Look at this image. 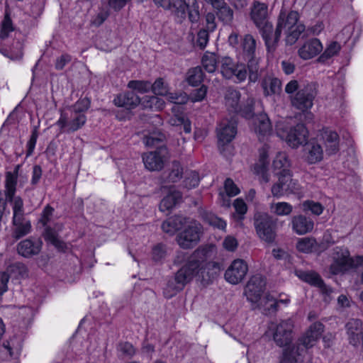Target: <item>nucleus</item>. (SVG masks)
I'll return each mask as SVG.
<instances>
[{"mask_svg": "<svg viewBox=\"0 0 363 363\" xmlns=\"http://www.w3.org/2000/svg\"><path fill=\"white\" fill-rule=\"evenodd\" d=\"M4 272L9 275V279L20 280L28 277V269L22 263H15L10 265Z\"/></svg>", "mask_w": 363, "mask_h": 363, "instance_id": "obj_42", "label": "nucleus"}, {"mask_svg": "<svg viewBox=\"0 0 363 363\" xmlns=\"http://www.w3.org/2000/svg\"><path fill=\"white\" fill-rule=\"evenodd\" d=\"M90 101L87 98L78 100L73 106L67 108L78 113H84L89 108Z\"/></svg>", "mask_w": 363, "mask_h": 363, "instance_id": "obj_58", "label": "nucleus"}, {"mask_svg": "<svg viewBox=\"0 0 363 363\" xmlns=\"http://www.w3.org/2000/svg\"><path fill=\"white\" fill-rule=\"evenodd\" d=\"M216 252L213 245L200 247L195 250L187 262L176 273L174 280L168 282L164 291L165 296H173L193 279L203 285L211 283L220 270L219 263L211 261Z\"/></svg>", "mask_w": 363, "mask_h": 363, "instance_id": "obj_1", "label": "nucleus"}, {"mask_svg": "<svg viewBox=\"0 0 363 363\" xmlns=\"http://www.w3.org/2000/svg\"><path fill=\"white\" fill-rule=\"evenodd\" d=\"M248 266L242 259H236L232 262L225 272V280L231 284H238L245 277Z\"/></svg>", "mask_w": 363, "mask_h": 363, "instance_id": "obj_19", "label": "nucleus"}, {"mask_svg": "<svg viewBox=\"0 0 363 363\" xmlns=\"http://www.w3.org/2000/svg\"><path fill=\"white\" fill-rule=\"evenodd\" d=\"M14 26L8 13H6L0 26V38L4 40L9 38L14 31Z\"/></svg>", "mask_w": 363, "mask_h": 363, "instance_id": "obj_48", "label": "nucleus"}, {"mask_svg": "<svg viewBox=\"0 0 363 363\" xmlns=\"http://www.w3.org/2000/svg\"><path fill=\"white\" fill-rule=\"evenodd\" d=\"M241 46L242 48L243 52L246 55L247 57H252L254 55L256 48V42L252 35H245L242 41Z\"/></svg>", "mask_w": 363, "mask_h": 363, "instance_id": "obj_50", "label": "nucleus"}, {"mask_svg": "<svg viewBox=\"0 0 363 363\" xmlns=\"http://www.w3.org/2000/svg\"><path fill=\"white\" fill-rule=\"evenodd\" d=\"M291 228L297 235H303L313 230L314 222L303 215H297L291 219Z\"/></svg>", "mask_w": 363, "mask_h": 363, "instance_id": "obj_27", "label": "nucleus"}, {"mask_svg": "<svg viewBox=\"0 0 363 363\" xmlns=\"http://www.w3.org/2000/svg\"><path fill=\"white\" fill-rule=\"evenodd\" d=\"M220 73L223 77L233 79L235 82L245 81L247 76L246 67L242 64H235L229 57H223L219 61Z\"/></svg>", "mask_w": 363, "mask_h": 363, "instance_id": "obj_16", "label": "nucleus"}, {"mask_svg": "<svg viewBox=\"0 0 363 363\" xmlns=\"http://www.w3.org/2000/svg\"><path fill=\"white\" fill-rule=\"evenodd\" d=\"M140 104L144 108L152 111H160L164 107V101L156 96H146L140 99Z\"/></svg>", "mask_w": 363, "mask_h": 363, "instance_id": "obj_43", "label": "nucleus"}, {"mask_svg": "<svg viewBox=\"0 0 363 363\" xmlns=\"http://www.w3.org/2000/svg\"><path fill=\"white\" fill-rule=\"evenodd\" d=\"M265 284V279L259 274L252 276L248 281L245 289V295L251 304L258 303L262 297Z\"/></svg>", "mask_w": 363, "mask_h": 363, "instance_id": "obj_18", "label": "nucleus"}, {"mask_svg": "<svg viewBox=\"0 0 363 363\" xmlns=\"http://www.w3.org/2000/svg\"><path fill=\"white\" fill-rule=\"evenodd\" d=\"M301 186L298 182L292 179L291 172L278 176V181L271 189L273 196L281 198L284 195L299 194Z\"/></svg>", "mask_w": 363, "mask_h": 363, "instance_id": "obj_15", "label": "nucleus"}, {"mask_svg": "<svg viewBox=\"0 0 363 363\" xmlns=\"http://www.w3.org/2000/svg\"><path fill=\"white\" fill-rule=\"evenodd\" d=\"M323 332V323H312L296 344L284 350L279 363H304L310 361L311 357L308 350L316 345Z\"/></svg>", "mask_w": 363, "mask_h": 363, "instance_id": "obj_2", "label": "nucleus"}, {"mask_svg": "<svg viewBox=\"0 0 363 363\" xmlns=\"http://www.w3.org/2000/svg\"><path fill=\"white\" fill-rule=\"evenodd\" d=\"M242 116L251 118L250 128L257 135L259 140H264L272 133V125L268 116L265 113L254 116L252 107H249L247 112H243Z\"/></svg>", "mask_w": 363, "mask_h": 363, "instance_id": "obj_14", "label": "nucleus"}, {"mask_svg": "<svg viewBox=\"0 0 363 363\" xmlns=\"http://www.w3.org/2000/svg\"><path fill=\"white\" fill-rule=\"evenodd\" d=\"M4 348L12 358L16 359L19 356L21 350V342L18 341L16 344L14 340H11L7 342V345H4Z\"/></svg>", "mask_w": 363, "mask_h": 363, "instance_id": "obj_57", "label": "nucleus"}, {"mask_svg": "<svg viewBox=\"0 0 363 363\" xmlns=\"http://www.w3.org/2000/svg\"><path fill=\"white\" fill-rule=\"evenodd\" d=\"M186 223V218L182 216H174L164 220L162 224V230L173 235L179 230L182 229Z\"/></svg>", "mask_w": 363, "mask_h": 363, "instance_id": "obj_35", "label": "nucleus"}, {"mask_svg": "<svg viewBox=\"0 0 363 363\" xmlns=\"http://www.w3.org/2000/svg\"><path fill=\"white\" fill-rule=\"evenodd\" d=\"M317 247V242L313 238H298L296 243V249L303 253H311Z\"/></svg>", "mask_w": 363, "mask_h": 363, "instance_id": "obj_44", "label": "nucleus"}, {"mask_svg": "<svg viewBox=\"0 0 363 363\" xmlns=\"http://www.w3.org/2000/svg\"><path fill=\"white\" fill-rule=\"evenodd\" d=\"M208 30L206 29L201 30L197 35L196 45L203 49L208 42Z\"/></svg>", "mask_w": 363, "mask_h": 363, "instance_id": "obj_63", "label": "nucleus"}, {"mask_svg": "<svg viewBox=\"0 0 363 363\" xmlns=\"http://www.w3.org/2000/svg\"><path fill=\"white\" fill-rule=\"evenodd\" d=\"M128 87L140 94H145L151 89V83L147 81L133 80L128 82Z\"/></svg>", "mask_w": 363, "mask_h": 363, "instance_id": "obj_55", "label": "nucleus"}, {"mask_svg": "<svg viewBox=\"0 0 363 363\" xmlns=\"http://www.w3.org/2000/svg\"><path fill=\"white\" fill-rule=\"evenodd\" d=\"M294 323L291 319L282 320L279 323H271L266 335L272 336L275 343L279 347H292L290 343L294 339Z\"/></svg>", "mask_w": 363, "mask_h": 363, "instance_id": "obj_10", "label": "nucleus"}, {"mask_svg": "<svg viewBox=\"0 0 363 363\" xmlns=\"http://www.w3.org/2000/svg\"><path fill=\"white\" fill-rule=\"evenodd\" d=\"M261 86L265 96L279 95L281 91V81L271 76L265 77L262 80Z\"/></svg>", "mask_w": 363, "mask_h": 363, "instance_id": "obj_33", "label": "nucleus"}, {"mask_svg": "<svg viewBox=\"0 0 363 363\" xmlns=\"http://www.w3.org/2000/svg\"><path fill=\"white\" fill-rule=\"evenodd\" d=\"M340 50V45L337 42L330 43L323 52L318 57L317 62L320 63L327 62L331 57L337 55Z\"/></svg>", "mask_w": 363, "mask_h": 363, "instance_id": "obj_47", "label": "nucleus"}, {"mask_svg": "<svg viewBox=\"0 0 363 363\" xmlns=\"http://www.w3.org/2000/svg\"><path fill=\"white\" fill-rule=\"evenodd\" d=\"M182 199V194L176 190L174 186H171L167 190V194L161 201L160 209L162 211H169L173 208Z\"/></svg>", "mask_w": 363, "mask_h": 363, "instance_id": "obj_34", "label": "nucleus"}, {"mask_svg": "<svg viewBox=\"0 0 363 363\" xmlns=\"http://www.w3.org/2000/svg\"><path fill=\"white\" fill-rule=\"evenodd\" d=\"M204 220L210 225L225 230L227 226L226 222L213 213H206L203 218Z\"/></svg>", "mask_w": 363, "mask_h": 363, "instance_id": "obj_52", "label": "nucleus"}, {"mask_svg": "<svg viewBox=\"0 0 363 363\" xmlns=\"http://www.w3.org/2000/svg\"><path fill=\"white\" fill-rule=\"evenodd\" d=\"M323 49L322 43L318 38L306 40L298 49V57L303 60H309L318 56Z\"/></svg>", "mask_w": 363, "mask_h": 363, "instance_id": "obj_22", "label": "nucleus"}, {"mask_svg": "<svg viewBox=\"0 0 363 363\" xmlns=\"http://www.w3.org/2000/svg\"><path fill=\"white\" fill-rule=\"evenodd\" d=\"M151 89L155 95L166 96L169 91V86L162 78H158L152 84H151Z\"/></svg>", "mask_w": 363, "mask_h": 363, "instance_id": "obj_54", "label": "nucleus"}, {"mask_svg": "<svg viewBox=\"0 0 363 363\" xmlns=\"http://www.w3.org/2000/svg\"><path fill=\"white\" fill-rule=\"evenodd\" d=\"M86 121L84 113L65 108L60 111V116L55 125L59 127L60 133H73L82 128Z\"/></svg>", "mask_w": 363, "mask_h": 363, "instance_id": "obj_13", "label": "nucleus"}, {"mask_svg": "<svg viewBox=\"0 0 363 363\" xmlns=\"http://www.w3.org/2000/svg\"><path fill=\"white\" fill-rule=\"evenodd\" d=\"M255 226L259 237L271 242L275 238L271 217L266 213H257L255 215Z\"/></svg>", "mask_w": 363, "mask_h": 363, "instance_id": "obj_17", "label": "nucleus"}, {"mask_svg": "<svg viewBox=\"0 0 363 363\" xmlns=\"http://www.w3.org/2000/svg\"><path fill=\"white\" fill-rule=\"evenodd\" d=\"M223 246L225 250L234 252L238 246V241L234 236L228 235L223 241Z\"/></svg>", "mask_w": 363, "mask_h": 363, "instance_id": "obj_62", "label": "nucleus"}, {"mask_svg": "<svg viewBox=\"0 0 363 363\" xmlns=\"http://www.w3.org/2000/svg\"><path fill=\"white\" fill-rule=\"evenodd\" d=\"M13 224L15 227L13 231V236L16 239H19L30 232V222L24 220L23 218H17L16 220L13 218Z\"/></svg>", "mask_w": 363, "mask_h": 363, "instance_id": "obj_41", "label": "nucleus"}, {"mask_svg": "<svg viewBox=\"0 0 363 363\" xmlns=\"http://www.w3.org/2000/svg\"><path fill=\"white\" fill-rule=\"evenodd\" d=\"M164 135L159 130H154L146 135L143 139L145 145L147 147H157L154 152H149L143 155V160L146 169L150 171H159L164 167L168 158V152L165 147L159 144L163 141Z\"/></svg>", "mask_w": 363, "mask_h": 363, "instance_id": "obj_4", "label": "nucleus"}, {"mask_svg": "<svg viewBox=\"0 0 363 363\" xmlns=\"http://www.w3.org/2000/svg\"><path fill=\"white\" fill-rule=\"evenodd\" d=\"M296 275L303 281L319 288L325 294L329 295L333 292L332 289L326 286L320 277L315 272L297 270Z\"/></svg>", "mask_w": 363, "mask_h": 363, "instance_id": "obj_25", "label": "nucleus"}, {"mask_svg": "<svg viewBox=\"0 0 363 363\" xmlns=\"http://www.w3.org/2000/svg\"><path fill=\"white\" fill-rule=\"evenodd\" d=\"M296 275L303 281L319 288L325 294L329 295L333 292L332 289L326 286L320 277L315 272L297 270Z\"/></svg>", "mask_w": 363, "mask_h": 363, "instance_id": "obj_24", "label": "nucleus"}, {"mask_svg": "<svg viewBox=\"0 0 363 363\" xmlns=\"http://www.w3.org/2000/svg\"><path fill=\"white\" fill-rule=\"evenodd\" d=\"M252 307L258 308L264 314H270L278 310V303L273 295L267 293L260 298L257 303L252 304Z\"/></svg>", "mask_w": 363, "mask_h": 363, "instance_id": "obj_31", "label": "nucleus"}, {"mask_svg": "<svg viewBox=\"0 0 363 363\" xmlns=\"http://www.w3.org/2000/svg\"><path fill=\"white\" fill-rule=\"evenodd\" d=\"M237 133V121L234 116L224 119L218 125L217 136L219 145L230 143Z\"/></svg>", "mask_w": 363, "mask_h": 363, "instance_id": "obj_20", "label": "nucleus"}, {"mask_svg": "<svg viewBox=\"0 0 363 363\" xmlns=\"http://www.w3.org/2000/svg\"><path fill=\"white\" fill-rule=\"evenodd\" d=\"M302 209L304 212L310 211L315 216H320L323 211V206L318 202L307 200L303 202Z\"/></svg>", "mask_w": 363, "mask_h": 363, "instance_id": "obj_53", "label": "nucleus"}, {"mask_svg": "<svg viewBox=\"0 0 363 363\" xmlns=\"http://www.w3.org/2000/svg\"><path fill=\"white\" fill-rule=\"evenodd\" d=\"M42 242L39 240L33 241L26 239L21 241L18 245V252L23 257H30L38 254L41 249Z\"/></svg>", "mask_w": 363, "mask_h": 363, "instance_id": "obj_37", "label": "nucleus"}, {"mask_svg": "<svg viewBox=\"0 0 363 363\" xmlns=\"http://www.w3.org/2000/svg\"><path fill=\"white\" fill-rule=\"evenodd\" d=\"M323 151L320 144L311 141L304 149L303 157L308 164H315L322 160Z\"/></svg>", "mask_w": 363, "mask_h": 363, "instance_id": "obj_32", "label": "nucleus"}, {"mask_svg": "<svg viewBox=\"0 0 363 363\" xmlns=\"http://www.w3.org/2000/svg\"><path fill=\"white\" fill-rule=\"evenodd\" d=\"M62 228L61 224H56L53 228L47 227L45 230L44 237L46 241L54 245L59 250H63L65 243L58 238L57 233Z\"/></svg>", "mask_w": 363, "mask_h": 363, "instance_id": "obj_39", "label": "nucleus"}, {"mask_svg": "<svg viewBox=\"0 0 363 363\" xmlns=\"http://www.w3.org/2000/svg\"><path fill=\"white\" fill-rule=\"evenodd\" d=\"M248 59L249 80L255 82L258 79V60L252 57H247Z\"/></svg>", "mask_w": 363, "mask_h": 363, "instance_id": "obj_56", "label": "nucleus"}, {"mask_svg": "<svg viewBox=\"0 0 363 363\" xmlns=\"http://www.w3.org/2000/svg\"><path fill=\"white\" fill-rule=\"evenodd\" d=\"M140 99L133 92L128 91L117 95L113 99V104L118 107L126 109L135 108L140 104Z\"/></svg>", "mask_w": 363, "mask_h": 363, "instance_id": "obj_29", "label": "nucleus"}, {"mask_svg": "<svg viewBox=\"0 0 363 363\" xmlns=\"http://www.w3.org/2000/svg\"><path fill=\"white\" fill-rule=\"evenodd\" d=\"M272 166L277 176L291 172L290 161L285 152H278L273 160Z\"/></svg>", "mask_w": 363, "mask_h": 363, "instance_id": "obj_38", "label": "nucleus"}, {"mask_svg": "<svg viewBox=\"0 0 363 363\" xmlns=\"http://www.w3.org/2000/svg\"><path fill=\"white\" fill-rule=\"evenodd\" d=\"M269 146L264 145L259 150V159L253 167L254 174L258 177L262 183H268L270 180V174L269 173Z\"/></svg>", "mask_w": 363, "mask_h": 363, "instance_id": "obj_21", "label": "nucleus"}, {"mask_svg": "<svg viewBox=\"0 0 363 363\" xmlns=\"http://www.w3.org/2000/svg\"><path fill=\"white\" fill-rule=\"evenodd\" d=\"M224 188L226 193L225 195L223 193H220L219 196L220 199V203L223 206H230V200L228 197L235 196L238 195L240 191V189L235 185L233 181L230 179H227L224 184Z\"/></svg>", "mask_w": 363, "mask_h": 363, "instance_id": "obj_40", "label": "nucleus"}, {"mask_svg": "<svg viewBox=\"0 0 363 363\" xmlns=\"http://www.w3.org/2000/svg\"><path fill=\"white\" fill-rule=\"evenodd\" d=\"M275 130L277 136L292 148H298L307 143L308 132L303 124L291 127L285 121H279L276 123Z\"/></svg>", "mask_w": 363, "mask_h": 363, "instance_id": "obj_6", "label": "nucleus"}, {"mask_svg": "<svg viewBox=\"0 0 363 363\" xmlns=\"http://www.w3.org/2000/svg\"><path fill=\"white\" fill-rule=\"evenodd\" d=\"M183 228L184 229L177 236V242L182 248H192L200 240L202 226L199 222L186 218V223Z\"/></svg>", "mask_w": 363, "mask_h": 363, "instance_id": "obj_12", "label": "nucleus"}, {"mask_svg": "<svg viewBox=\"0 0 363 363\" xmlns=\"http://www.w3.org/2000/svg\"><path fill=\"white\" fill-rule=\"evenodd\" d=\"M182 168L179 162H174L172 168L168 176V181L171 182H177L182 177Z\"/></svg>", "mask_w": 363, "mask_h": 363, "instance_id": "obj_60", "label": "nucleus"}, {"mask_svg": "<svg viewBox=\"0 0 363 363\" xmlns=\"http://www.w3.org/2000/svg\"><path fill=\"white\" fill-rule=\"evenodd\" d=\"M207 86L202 85L200 88L194 90L190 95V99L192 102H199L204 99L207 94Z\"/></svg>", "mask_w": 363, "mask_h": 363, "instance_id": "obj_61", "label": "nucleus"}, {"mask_svg": "<svg viewBox=\"0 0 363 363\" xmlns=\"http://www.w3.org/2000/svg\"><path fill=\"white\" fill-rule=\"evenodd\" d=\"M233 206L236 212L238 219L241 220L247 211V207L242 199H236L233 203Z\"/></svg>", "mask_w": 363, "mask_h": 363, "instance_id": "obj_59", "label": "nucleus"}, {"mask_svg": "<svg viewBox=\"0 0 363 363\" xmlns=\"http://www.w3.org/2000/svg\"><path fill=\"white\" fill-rule=\"evenodd\" d=\"M167 99L174 104L172 108L173 116L169 118V123L171 125H183L184 130L186 133L191 131L190 121L186 118L183 113V108L180 104H186L189 100V96L184 92H169L166 95Z\"/></svg>", "mask_w": 363, "mask_h": 363, "instance_id": "obj_7", "label": "nucleus"}, {"mask_svg": "<svg viewBox=\"0 0 363 363\" xmlns=\"http://www.w3.org/2000/svg\"><path fill=\"white\" fill-rule=\"evenodd\" d=\"M203 79V72L199 67L190 69L187 73V82L191 86H197Z\"/></svg>", "mask_w": 363, "mask_h": 363, "instance_id": "obj_49", "label": "nucleus"}, {"mask_svg": "<svg viewBox=\"0 0 363 363\" xmlns=\"http://www.w3.org/2000/svg\"><path fill=\"white\" fill-rule=\"evenodd\" d=\"M219 61L215 53L207 52L202 57L201 64L206 72L213 73L216 70Z\"/></svg>", "mask_w": 363, "mask_h": 363, "instance_id": "obj_46", "label": "nucleus"}, {"mask_svg": "<svg viewBox=\"0 0 363 363\" xmlns=\"http://www.w3.org/2000/svg\"><path fill=\"white\" fill-rule=\"evenodd\" d=\"M20 166L17 165L13 172L6 174L5 195L6 201L10 202L13 209V218H23L24 213L23 201L20 196H15Z\"/></svg>", "mask_w": 363, "mask_h": 363, "instance_id": "obj_8", "label": "nucleus"}, {"mask_svg": "<svg viewBox=\"0 0 363 363\" xmlns=\"http://www.w3.org/2000/svg\"><path fill=\"white\" fill-rule=\"evenodd\" d=\"M9 280V275L4 272H0V297L8 291V282Z\"/></svg>", "mask_w": 363, "mask_h": 363, "instance_id": "obj_64", "label": "nucleus"}, {"mask_svg": "<svg viewBox=\"0 0 363 363\" xmlns=\"http://www.w3.org/2000/svg\"><path fill=\"white\" fill-rule=\"evenodd\" d=\"M270 211L277 216H286L291 214L293 211V206L288 202L279 201L271 203Z\"/></svg>", "mask_w": 363, "mask_h": 363, "instance_id": "obj_45", "label": "nucleus"}, {"mask_svg": "<svg viewBox=\"0 0 363 363\" xmlns=\"http://www.w3.org/2000/svg\"><path fill=\"white\" fill-rule=\"evenodd\" d=\"M155 3L164 8L171 10L178 21H182L186 16L194 23L200 18L199 6L197 0H154Z\"/></svg>", "mask_w": 363, "mask_h": 363, "instance_id": "obj_5", "label": "nucleus"}, {"mask_svg": "<svg viewBox=\"0 0 363 363\" xmlns=\"http://www.w3.org/2000/svg\"><path fill=\"white\" fill-rule=\"evenodd\" d=\"M240 99V93L239 91L232 88H229L226 91L225 95V103L228 111L234 113H238L240 112L241 115L242 116L243 112H247L248 111V108L246 111H243L241 109Z\"/></svg>", "mask_w": 363, "mask_h": 363, "instance_id": "obj_30", "label": "nucleus"}, {"mask_svg": "<svg viewBox=\"0 0 363 363\" xmlns=\"http://www.w3.org/2000/svg\"><path fill=\"white\" fill-rule=\"evenodd\" d=\"M333 258V262L330 266V272L333 274H337L363 264V256L350 257L348 250L344 247L335 248Z\"/></svg>", "mask_w": 363, "mask_h": 363, "instance_id": "obj_11", "label": "nucleus"}, {"mask_svg": "<svg viewBox=\"0 0 363 363\" xmlns=\"http://www.w3.org/2000/svg\"><path fill=\"white\" fill-rule=\"evenodd\" d=\"M346 332L348 341L354 347L363 344V328L362 323L359 319L350 320L346 325Z\"/></svg>", "mask_w": 363, "mask_h": 363, "instance_id": "obj_23", "label": "nucleus"}, {"mask_svg": "<svg viewBox=\"0 0 363 363\" xmlns=\"http://www.w3.org/2000/svg\"><path fill=\"white\" fill-rule=\"evenodd\" d=\"M314 97L313 91L306 88L297 92L292 100V104L302 111H307L313 106Z\"/></svg>", "mask_w": 363, "mask_h": 363, "instance_id": "obj_26", "label": "nucleus"}, {"mask_svg": "<svg viewBox=\"0 0 363 363\" xmlns=\"http://www.w3.org/2000/svg\"><path fill=\"white\" fill-rule=\"evenodd\" d=\"M298 13L296 11H291L287 15L281 12L277 26L273 35H271V50H273L279 41L281 33L284 31L286 34V42L287 44L293 45L298 40L299 35L304 31L305 26L298 23Z\"/></svg>", "mask_w": 363, "mask_h": 363, "instance_id": "obj_3", "label": "nucleus"}, {"mask_svg": "<svg viewBox=\"0 0 363 363\" xmlns=\"http://www.w3.org/2000/svg\"><path fill=\"white\" fill-rule=\"evenodd\" d=\"M251 18L259 29L266 46L269 50L272 43L271 35H273V26L268 21L267 6L259 2L255 3L251 11Z\"/></svg>", "mask_w": 363, "mask_h": 363, "instance_id": "obj_9", "label": "nucleus"}, {"mask_svg": "<svg viewBox=\"0 0 363 363\" xmlns=\"http://www.w3.org/2000/svg\"><path fill=\"white\" fill-rule=\"evenodd\" d=\"M319 136L328 154H333L338 150L339 136L335 131L329 128H325L323 129Z\"/></svg>", "mask_w": 363, "mask_h": 363, "instance_id": "obj_28", "label": "nucleus"}, {"mask_svg": "<svg viewBox=\"0 0 363 363\" xmlns=\"http://www.w3.org/2000/svg\"><path fill=\"white\" fill-rule=\"evenodd\" d=\"M200 182L199 174L196 171H186L184 174V185L186 188L190 189L196 187Z\"/></svg>", "mask_w": 363, "mask_h": 363, "instance_id": "obj_51", "label": "nucleus"}, {"mask_svg": "<svg viewBox=\"0 0 363 363\" xmlns=\"http://www.w3.org/2000/svg\"><path fill=\"white\" fill-rule=\"evenodd\" d=\"M219 20L225 24H230L233 19V11L224 0H216L213 7Z\"/></svg>", "mask_w": 363, "mask_h": 363, "instance_id": "obj_36", "label": "nucleus"}]
</instances>
